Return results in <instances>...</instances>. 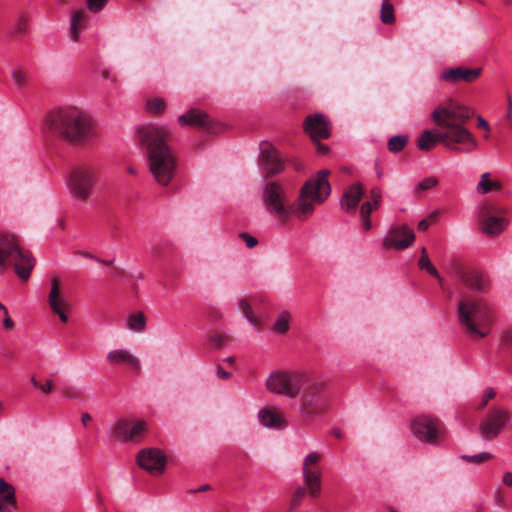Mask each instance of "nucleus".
I'll return each instance as SVG.
<instances>
[{"label":"nucleus","instance_id":"obj_1","mask_svg":"<svg viewBox=\"0 0 512 512\" xmlns=\"http://www.w3.org/2000/svg\"><path fill=\"white\" fill-rule=\"evenodd\" d=\"M470 116L469 108L458 103L449 102L436 107L431 117L434 123L443 130L423 131L417 139V147L421 151H430L437 143H442L453 151H459L457 144L463 145V150L466 152L475 150L478 142L474 135L464 127Z\"/></svg>","mask_w":512,"mask_h":512},{"label":"nucleus","instance_id":"obj_2","mask_svg":"<svg viewBox=\"0 0 512 512\" xmlns=\"http://www.w3.org/2000/svg\"><path fill=\"white\" fill-rule=\"evenodd\" d=\"M329 174L328 170H321L314 178L306 181L301 188L297 206L290 209L286 208V194L283 187L276 182L267 183L263 191L266 209L277 214L283 222L288 219L290 213L301 221L306 220L314 212L315 205L321 204L330 195Z\"/></svg>","mask_w":512,"mask_h":512},{"label":"nucleus","instance_id":"obj_3","mask_svg":"<svg viewBox=\"0 0 512 512\" xmlns=\"http://www.w3.org/2000/svg\"><path fill=\"white\" fill-rule=\"evenodd\" d=\"M142 144L145 146L147 161L155 181L167 186L176 176L178 160L175 152L168 145L172 137L165 126L148 124L138 129Z\"/></svg>","mask_w":512,"mask_h":512},{"label":"nucleus","instance_id":"obj_4","mask_svg":"<svg viewBox=\"0 0 512 512\" xmlns=\"http://www.w3.org/2000/svg\"><path fill=\"white\" fill-rule=\"evenodd\" d=\"M46 123L53 134L72 143H82L93 136L91 119L76 108L52 111Z\"/></svg>","mask_w":512,"mask_h":512},{"label":"nucleus","instance_id":"obj_5","mask_svg":"<svg viewBox=\"0 0 512 512\" xmlns=\"http://www.w3.org/2000/svg\"><path fill=\"white\" fill-rule=\"evenodd\" d=\"M297 413L305 424L316 423L324 418L329 409V397L325 381L310 376L298 395Z\"/></svg>","mask_w":512,"mask_h":512},{"label":"nucleus","instance_id":"obj_6","mask_svg":"<svg viewBox=\"0 0 512 512\" xmlns=\"http://www.w3.org/2000/svg\"><path fill=\"white\" fill-rule=\"evenodd\" d=\"M460 324L470 337L480 339L490 332L492 315L488 306L479 299L465 297L458 304Z\"/></svg>","mask_w":512,"mask_h":512},{"label":"nucleus","instance_id":"obj_7","mask_svg":"<svg viewBox=\"0 0 512 512\" xmlns=\"http://www.w3.org/2000/svg\"><path fill=\"white\" fill-rule=\"evenodd\" d=\"M310 376L309 373L300 370H275L269 374L265 385L271 393L296 399Z\"/></svg>","mask_w":512,"mask_h":512},{"label":"nucleus","instance_id":"obj_8","mask_svg":"<svg viewBox=\"0 0 512 512\" xmlns=\"http://www.w3.org/2000/svg\"><path fill=\"white\" fill-rule=\"evenodd\" d=\"M98 180L97 170L90 166L75 169L68 180L71 196L78 201H87L92 195L93 188Z\"/></svg>","mask_w":512,"mask_h":512},{"label":"nucleus","instance_id":"obj_9","mask_svg":"<svg viewBox=\"0 0 512 512\" xmlns=\"http://www.w3.org/2000/svg\"><path fill=\"white\" fill-rule=\"evenodd\" d=\"M501 209L492 204L485 203L480 207L478 221L481 232L489 237L501 234L508 226L506 217L499 215Z\"/></svg>","mask_w":512,"mask_h":512},{"label":"nucleus","instance_id":"obj_10","mask_svg":"<svg viewBox=\"0 0 512 512\" xmlns=\"http://www.w3.org/2000/svg\"><path fill=\"white\" fill-rule=\"evenodd\" d=\"M511 421L510 412L501 406L491 408L479 425L480 435L489 439L502 433Z\"/></svg>","mask_w":512,"mask_h":512},{"label":"nucleus","instance_id":"obj_11","mask_svg":"<svg viewBox=\"0 0 512 512\" xmlns=\"http://www.w3.org/2000/svg\"><path fill=\"white\" fill-rule=\"evenodd\" d=\"M146 426V422L142 420L131 424L127 419H118L110 425L108 436L120 442L138 441Z\"/></svg>","mask_w":512,"mask_h":512},{"label":"nucleus","instance_id":"obj_12","mask_svg":"<svg viewBox=\"0 0 512 512\" xmlns=\"http://www.w3.org/2000/svg\"><path fill=\"white\" fill-rule=\"evenodd\" d=\"M320 460L321 455L318 452L313 451L305 456L302 466L304 482L309 494L314 498L317 497L320 492L321 472L318 469V463Z\"/></svg>","mask_w":512,"mask_h":512},{"label":"nucleus","instance_id":"obj_13","mask_svg":"<svg viewBox=\"0 0 512 512\" xmlns=\"http://www.w3.org/2000/svg\"><path fill=\"white\" fill-rule=\"evenodd\" d=\"M414 436L425 443L436 444L439 438V421L430 416H419L411 422Z\"/></svg>","mask_w":512,"mask_h":512},{"label":"nucleus","instance_id":"obj_14","mask_svg":"<svg viewBox=\"0 0 512 512\" xmlns=\"http://www.w3.org/2000/svg\"><path fill=\"white\" fill-rule=\"evenodd\" d=\"M137 462L141 468L150 474L156 475L164 472L167 459L160 449L147 448L138 453Z\"/></svg>","mask_w":512,"mask_h":512},{"label":"nucleus","instance_id":"obj_15","mask_svg":"<svg viewBox=\"0 0 512 512\" xmlns=\"http://www.w3.org/2000/svg\"><path fill=\"white\" fill-rule=\"evenodd\" d=\"M415 234L407 225L392 227L383 239V246L388 250H401L412 245Z\"/></svg>","mask_w":512,"mask_h":512},{"label":"nucleus","instance_id":"obj_16","mask_svg":"<svg viewBox=\"0 0 512 512\" xmlns=\"http://www.w3.org/2000/svg\"><path fill=\"white\" fill-rule=\"evenodd\" d=\"M260 163L266 172L267 177L274 176L284 169V163L276 148L268 143L260 144Z\"/></svg>","mask_w":512,"mask_h":512},{"label":"nucleus","instance_id":"obj_17","mask_svg":"<svg viewBox=\"0 0 512 512\" xmlns=\"http://www.w3.org/2000/svg\"><path fill=\"white\" fill-rule=\"evenodd\" d=\"M482 74V68H469L465 66H457L447 68L441 71L439 79L444 82L451 84H457L460 82L473 83Z\"/></svg>","mask_w":512,"mask_h":512},{"label":"nucleus","instance_id":"obj_18","mask_svg":"<svg viewBox=\"0 0 512 512\" xmlns=\"http://www.w3.org/2000/svg\"><path fill=\"white\" fill-rule=\"evenodd\" d=\"M452 273L459 276L472 290L483 292L488 285L487 277L478 269L463 267L455 262L452 267Z\"/></svg>","mask_w":512,"mask_h":512},{"label":"nucleus","instance_id":"obj_19","mask_svg":"<svg viewBox=\"0 0 512 512\" xmlns=\"http://www.w3.org/2000/svg\"><path fill=\"white\" fill-rule=\"evenodd\" d=\"M304 131L313 141H320L330 137V125L323 114H312L306 117Z\"/></svg>","mask_w":512,"mask_h":512},{"label":"nucleus","instance_id":"obj_20","mask_svg":"<svg viewBox=\"0 0 512 512\" xmlns=\"http://www.w3.org/2000/svg\"><path fill=\"white\" fill-rule=\"evenodd\" d=\"M48 303L52 312L59 316L62 322H67L68 316L66 309L69 307V301L59 288L57 279L51 280V289L48 295Z\"/></svg>","mask_w":512,"mask_h":512},{"label":"nucleus","instance_id":"obj_21","mask_svg":"<svg viewBox=\"0 0 512 512\" xmlns=\"http://www.w3.org/2000/svg\"><path fill=\"white\" fill-rule=\"evenodd\" d=\"M91 21L90 12L84 8H74L70 12L69 37L73 42L80 40L81 32L89 27Z\"/></svg>","mask_w":512,"mask_h":512},{"label":"nucleus","instance_id":"obj_22","mask_svg":"<svg viewBox=\"0 0 512 512\" xmlns=\"http://www.w3.org/2000/svg\"><path fill=\"white\" fill-rule=\"evenodd\" d=\"M0 256H28V251L16 235L0 232Z\"/></svg>","mask_w":512,"mask_h":512},{"label":"nucleus","instance_id":"obj_23","mask_svg":"<svg viewBox=\"0 0 512 512\" xmlns=\"http://www.w3.org/2000/svg\"><path fill=\"white\" fill-rule=\"evenodd\" d=\"M258 420L267 428L283 429L288 426L284 415L276 408L263 407L258 412Z\"/></svg>","mask_w":512,"mask_h":512},{"label":"nucleus","instance_id":"obj_24","mask_svg":"<svg viewBox=\"0 0 512 512\" xmlns=\"http://www.w3.org/2000/svg\"><path fill=\"white\" fill-rule=\"evenodd\" d=\"M178 123L180 126H192L209 130L211 119L206 112L193 108L179 116Z\"/></svg>","mask_w":512,"mask_h":512},{"label":"nucleus","instance_id":"obj_25","mask_svg":"<svg viewBox=\"0 0 512 512\" xmlns=\"http://www.w3.org/2000/svg\"><path fill=\"white\" fill-rule=\"evenodd\" d=\"M363 196V186L361 183H354L349 186L341 199V207L347 212L355 211Z\"/></svg>","mask_w":512,"mask_h":512},{"label":"nucleus","instance_id":"obj_26","mask_svg":"<svg viewBox=\"0 0 512 512\" xmlns=\"http://www.w3.org/2000/svg\"><path fill=\"white\" fill-rule=\"evenodd\" d=\"M15 489L12 485L0 478V512H15Z\"/></svg>","mask_w":512,"mask_h":512},{"label":"nucleus","instance_id":"obj_27","mask_svg":"<svg viewBox=\"0 0 512 512\" xmlns=\"http://www.w3.org/2000/svg\"><path fill=\"white\" fill-rule=\"evenodd\" d=\"M107 359L112 364H127L133 369H139V359L126 349H115L108 353Z\"/></svg>","mask_w":512,"mask_h":512},{"label":"nucleus","instance_id":"obj_28","mask_svg":"<svg viewBox=\"0 0 512 512\" xmlns=\"http://www.w3.org/2000/svg\"><path fill=\"white\" fill-rule=\"evenodd\" d=\"M11 266L21 280H27L35 266V258H12Z\"/></svg>","mask_w":512,"mask_h":512},{"label":"nucleus","instance_id":"obj_29","mask_svg":"<svg viewBox=\"0 0 512 512\" xmlns=\"http://www.w3.org/2000/svg\"><path fill=\"white\" fill-rule=\"evenodd\" d=\"M291 314L287 310L278 313L271 330L276 334H285L290 328Z\"/></svg>","mask_w":512,"mask_h":512},{"label":"nucleus","instance_id":"obj_30","mask_svg":"<svg viewBox=\"0 0 512 512\" xmlns=\"http://www.w3.org/2000/svg\"><path fill=\"white\" fill-rule=\"evenodd\" d=\"M477 192L480 194H487L491 191H499L502 189V184L499 181H492L490 173L482 174L479 183L477 184Z\"/></svg>","mask_w":512,"mask_h":512},{"label":"nucleus","instance_id":"obj_31","mask_svg":"<svg viewBox=\"0 0 512 512\" xmlns=\"http://www.w3.org/2000/svg\"><path fill=\"white\" fill-rule=\"evenodd\" d=\"M126 328L134 332H142L146 328V317L143 312L130 314L126 319Z\"/></svg>","mask_w":512,"mask_h":512},{"label":"nucleus","instance_id":"obj_32","mask_svg":"<svg viewBox=\"0 0 512 512\" xmlns=\"http://www.w3.org/2000/svg\"><path fill=\"white\" fill-rule=\"evenodd\" d=\"M237 307L252 326L257 327L260 324V320L254 316L253 309L247 298H240L237 302Z\"/></svg>","mask_w":512,"mask_h":512},{"label":"nucleus","instance_id":"obj_33","mask_svg":"<svg viewBox=\"0 0 512 512\" xmlns=\"http://www.w3.org/2000/svg\"><path fill=\"white\" fill-rule=\"evenodd\" d=\"M237 307L252 326L257 327L260 324V320L254 316L253 309L247 298H240L237 302Z\"/></svg>","mask_w":512,"mask_h":512},{"label":"nucleus","instance_id":"obj_34","mask_svg":"<svg viewBox=\"0 0 512 512\" xmlns=\"http://www.w3.org/2000/svg\"><path fill=\"white\" fill-rule=\"evenodd\" d=\"M380 19L381 22L386 25H391L395 23L394 7L389 0L382 1Z\"/></svg>","mask_w":512,"mask_h":512},{"label":"nucleus","instance_id":"obj_35","mask_svg":"<svg viewBox=\"0 0 512 512\" xmlns=\"http://www.w3.org/2000/svg\"><path fill=\"white\" fill-rule=\"evenodd\" d=\"M407 135H395L388 140L387 148L392 153L401 152L408 143Z\"/></svg>","mask_w":512,"mask_h":512},{"label":"nucleus","instance_id":"obj_36","mask_svg":"<svg viewBox=\"0 0 512 512\" xmlns=\"http://www.w3.org/2000/svg\"><path fill=\"white\" fill-rule=\"evenodd\" d=\"M373 208H375V207L370 202H364L361 205L360 215H361V220H362V228L364 231H368L372 227V223L370 220V214L372 213Z\"/></svg>","mask_w":512,"mask_h":512},{"label":"nucleus","instance_id":"obj_37","mask_svg":"<svg viewBox=\"0 0 512 512\" xmlns=\"http://www.w3.org/2000/svg\"><path fill=\"white\" fill-rule=\"evenodd\" d=\"M418 266L422 270H426L430 275L436 277L439 283L442 285V278L438 273L437 268L432 264L430 258H419Z\"/></svg>","mask_w":512,"mask_h":512},{"label":"nucleus","instance_id":"obj_38","mask_svg":"<svg viewBox=\"0 0 512 512\" xmlns=\"http://www.w3.org/2000/svg\"><path fill=\"white\" fill-rule=\"evenodd\" d=\"M146 108L150 113L161 114L164 112L166 108V103L161 98H154L147 102Z\"/></svg>","mask_w":512,"mask_h":512},{"label":"nucleus","instance_id":"obj_39","mask_svg":"<svg viewBox=\"0 0 512 512\" xmlns=\"http://www.w3.org/2000/svg\"><path fill=\"white\" fill-rule=\"evenodd\" d=\"M460 458L462 460L470 462V463L479 464V463L490 460L492 458V455L489 452H481V453L475 454V455L463 454L460 456Z\"/></svg>","mask_w":512,"mask_h":512},{"label":"nucleus","instance_id":"obj_40","mask_svg":"<svg viewBox=\"0 0 512 512\" xmlns=\"http://www.w3.org/2000/svg\"><path fill=\"white\" fill-rule=\"evenodd\" d=\"M109 0H85L86 9L93 14L100 13L108 4Z\"/></svg>","mask_w":512,"mask_h":512},{"label":"nucleus","instance_id":"obj_41","mask_svg":"<svg viewBox=\"0 0 512 512\" xmlns=\"http://www.w3.org/2000/svg\"><path fill=\"white\" fill-rule=\"evenodd\" d=\"M437 185H438V179L436 177H434V176L426 177L421 182H419V184L415 188V193L428 191L430 189H433Z\"/></svg>","mask_w":512,"mask_h":512},{"label":"nucleus","instance_id":"obj_42","mask_svg":"<svg viewBox=\"0 0 512 512\" xmlns=\"http://www.w3.org/2000/svg\"><path fill=\"white\" fill-rule=\"evenodd\" d=\"M437 215H438V212H437V211H434V212L430 213V214L428 215V217H427V218L422 219V220L418 223V230H419V231H426V230L429 228V226H430L432 223H434V222H435Z\"/></svg>","mask_w":512,"mask_h":512},{"label":"nucleus","instance_id":"obj_43","mask_svg":"<svg viewBox=\"0 0 512 512\" xmlns=\"http://www.w3.org/2000/svg\"><path fill=\"white\" fill-rule=\"evenodd\" d=\"M496 395V392L493 388L488 387L483 391L481 402L479 404V409L484 408L488 402L493 399Z\"/></svg>","mask_w":512,"mask_h":512},{"label":"nucleus","instance_id":"obj_44","mask_svg":"<svg viewBox=\"0 0 512 512\" xmlns=\"http://www.w3.org/2000/svg\"><path fill=\"white\" fill-rule=\"evenodd\" d=\"M11 76H12L14 84L17 87H22L26 84V76L21 70L14 69L11 73Z\"/></svg>","mask_w":512,"mask_h":512},{"label":"nucleus","instance_id":"obj_45","mask_svg":"<svg viewBox=\"0 0 512 512\" xmlns=\"http://www.w3.org/2000/svg\"><path fill=\"white\" fill-rule=\"evenodd\" d=\"M0 310L5 313V317L3 319V327L5 329H9L13 326V321L12 319L9 317V314H8V310L6 308V306L0 302Z\"/></svg>","mask_w":512,"mask_h":512},{"label":"nucleus","instance_id":"obj_46","mask_svg":"<svg viewBox=\"0 0 512 512\" xmlns=\"http://www.w3.org/2000/svg\"><path fill=\"white\" fill-rule=\"evenodd\" d=\"M240 238L243 239L248 248H253L258 243L257 239L248 233H241Z\"/></svg>","mask_w":512,"mask_h":512},{"label":"nucleus","instance_id":"obj_47","mask_svg":"<svg viewBox=\"0 0 512 512\" xmlns=\"http://www.w3.org/2000/svg\"><path fill=\"white\" fill-rule=\"evenodd\" d=\"M371 199L373 201V205L375 208H377L380 205L381 201V191L379 188H373L370 191Z\"/></svg>","mask_w":512,"mask_h":512},{"label":"nucleus","instance_id":"obj_48","mask_svg":"<svg viewBox=\"0 0 512 512\" xmlns=\"http://www.w3.org/2000/svg\"><path fill=\"white\" fill-rule=\"evenodd\" d=\"M501 344L511 349L512 352V331H506L501 338Z\"/></svg>","mask_w":512,"mask_h":512},{"label":"nucleus","instance_id":"obj_49","mask_svg":"<svg viewBox=\"0 0 512 512\" xmlns=\"http://www.w3.org/2000/svg\"><path fill=\"white\" fill-rule=\"evenodd\" d=\"M306 494V488L304 487H299L296 492H295V496L293 498V503L294 504H298L299 501L301 500V498L304 497V495Z\"/></svg>","mask_w":512,"mask_h":512},{"label":"nucleus","instance_id":"obj_50","mask_svg":"<svg viewBox=\"0 0 512 512\" xmlns=\"http://www.w3.org/2000/svg\"><path fill=\"white\" fill-rule=\"evenodd\" d=\"M12 258H0V274L4 273L11 266Z\"/></svg>","mask_w":512,"mask_h":512},{"label":"nucleus","instance_id":"obj_51","mask_svg":"<svg viewBox=\"0 0 512 512\" xmlns=\"http://www.w3.org/2000/svg\"><path fill=\"white\" fill-rule=\"evenodd\" d=\"M477 126L487 132L491 129L489 123L482 116H477Z\"/></svg>","mask_w":512,"mask_h":512},{"label":"nucleus","instance_id":"obj_52","mask_svg":"<svg viewBox=\"0 0 512 512\" xmlns=\"http://www.w3.org/2000/svg\"><path fill=\"white\" fill-rule=\"evenodd\" d=\"M316 142V149L317 153L319 155H326L329 152V147L325 144L320 143L319 141Z\"/></svg>","mask_w":512,"mask_h":512},{"label":"nucleus","instance_id":"obj_53","mask_svg":"<svg viewBox=\"0 0 512 512\" xmlns=\"http://www.w3.org/2000/svg\"><path fill=\"white\" fill-rule=\"evenodd\" d=\"M502 483L505 486L512 487V473L511 472H505L503 474Z\"/></svg>","mask_w":512,"mask_h":512},{"label":"nucleus","instance_id":"obj_54","mask_svg":"<svg viewBox=\"0 0 512 512\" xmlns=\"http://www.w3.org/2000/svg\"><path fill=\"white\" fill-rule=\"evenodd\" d=\"M53 383L51 380H48L45 384H40V389L43 393H50L52 391Z\"/></svg>","mask_w":512,"mask_h":512},{"label":"nucleus","instance_id":"obj_55","mask_svg":"<svg viewBox=\"0 0 512 512\" xmlns=\"http://www.w3.org/2000/svg\"><path fill=\"white\" fill-rule=\"evenodd\" d=\"M212 342L216 347H221L224 344L225 339L220 335H215L212 337Z\"/></svg>","mask_w":512,"mask_h":512},{"label":"nucleus","instance_id":"obj_56","mask_svg":"<svg viewBox=\"0 0 512 512\" xmlns=\"http://www.w3.org/2000/svg\"><path fill=\"white\" fill-rule=\"evenodd\" d=\"M511 117H512V99L511 97L509 96L508 99H507V111H506V119L508 121L511 120Z\"/></svg>","mask_w":512,"mask_h":512},{"label":"nucleus","instance_id":"obj_57","mask_svg":"<svg viewBox=\"0 0 512 512\" xmlns=\"http://www.w3.org/2000/svg\"><path fill=\"white\" fill-rule=\"evenodd\" d=\"M217 375L222 379H229L231 377V373L223 370L222 368L217 369Z\"/></svg>","mask_w":512,"mask_h":512},{"label":"nucleus","instance_id":"obj_58","mask_svg":"<svg viewBox=\"0 0 512 512\" xmlns=\"http://www.w3.org/2000/svg\"><path fill=\"white\" fill-rule=\"evenodd\" d=\"M503 502H504L503 496L501 495V493L499 491H497L495 498H494L495 505L502 506Z\"/></svg>","mask_w":512,"mask_h":512},{"label":"nucleus","instance_id":"obj_59","mask_svg":"<svg viewBox=\"0 0 512 512\" xmlns=\"http://www.w3.org/2000/svg\"><path fill=\"white\" fill-rule=\"evenodd\" d=\"M91 415L89 413H83L81 417V422L83 425H87L91 421Z\"/></svg>","mask_w":512,"mask_h":512},{"label":"nucleus","instance_id":"obj_60","mask_svg":"<svg viewBox=\"0 0 512 512\" xmlns=\"http://www.w3.org/2000/svg\"><path fill=\"white\" fill-rule=\"evenodd\" d=\"M98 259H99V262L105 266H110L113 263V259H111V260H105L104 258H98Z\"/></svg>","mask_w":512,"mask_h":512},{"label":"nucleus","instance_id":"obj_61","mask_svg":"<svg viewBox=\"0 0 512 512\" xmlns=\"http://www.w3.org/2000/svg\"><path fill=\"white\" fill-rule=\"evenodd\" d=\"M210 489V486L208 484L201 485L197 490L194 492H204Z\"/></svg>","mask_w":512,"mask_h":512},{"label":"nucleus","instance_id":"obj_62","mask_svg":"<svg viewBox=\"0 0 512 512\" xmlns=\"http://www.w3.org/2000/svg\"><path fill=\"white\" fill-rule=\"evenodd\" d=\"M30 382L33 385V387H35L37 389L40 387V383L36 380V378L34 376H32L30 378Z\"/></svg>","mask_w":512,"mask_h":512},{"label":"nucleus","instance_id":"obj_63","mask_svg":"<svg viewBox=\"0 0 512 512\" xmlns=\"http://www.w3.org/2000/svg\"><path fill=\"white\" fill-rule=\"evenodd\" d=\"M18 31L20 33L24 32L25 31V24L24 23H19L18 24Z\"/></svg>","mask_w":512,"mask_h":512},{"label":"nucleus","instance_id":"obj_64","mask_svg":"<svg viewBox=\"0 0 512 512\" xmlns=\"http://www.w3.org/2000/svg\"><path fill=\"white\" fill-rule=\"evenodd\" d=\"M334 435L338 438L341 437V432L340 431H334Z\"/></svg>","mask_w":512,"mask_h":512}]
</instances>
